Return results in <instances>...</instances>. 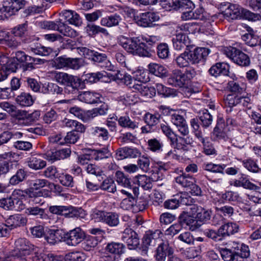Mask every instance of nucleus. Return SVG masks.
Returning a JSON list of instances; mask_svg holds the SVG:
<instances>
[{
  "label": "nucleus",
  "mask_w": 261,
  "mask_h": 261,
  "mask_svg": "<svg viewBox=\"0 0 261 261\" xmlns=\"http://www.w3.org/2000/svg\"><path fill=\"white\" fill-rule=\"evenodd\" d=\"M224 261H253L249 258L250 252L248 246L233 242L227 247L219 248Z\"/></svg>",
  "instance_id": "nucleus-1"
},
{
  "label": "nucleus",
  "mask_w": 261,
  "mask_h": 261,
  "mask_svg": "<svg viewBox=\"0 0 261 261\" xmlns=\"http://www.w3.org/2000/svg\"><path fill=\"white\" fill-rule=\"evenodd\" d=\"M118 44L128 54L143 57L140 37H126L123 35L118 38Z\"/></svg>",
  "instance_id": "nucleus-2"
},
{
  "label": "nucleus",
  "mask_w": 261,
  "mask_h": 261,
  "mask_svg": "<svg viewBox=\"0 0 261 261\" xmlns=\"http://www.w3.org/2000/svg\"><path fill=\"white\" fill-rule=\"evenodd\" d=\"M93 219L98 222H102L110 227H115L119 224V216L118 213L94 210L92 214Z\"/></svg>",
  "instance_id": "nucleus-3"
},
{
  "label": "nucleus",
  "mask_w": 261,
  "mask_h": 261,
  "mask_svg": "<svg viewBox=\"0 0 261 261\" xmlns=\"http://www.w3.org/2000/svg\"><path fill=\"white\" fill-rule=\"evenodd\" d=\"M49 211L52 214L63 215L67 218L82 217L85 215V211L82 208L71 206H50Z\"/></svg>",
  "instance_id": "nucleus-4"
},
{
  "label": "nucleus",
  "mask_w": 261,
  "mask_h": 261,
  "mask_svg": "<svg viewBox=\"0 0 261 261\" xmlns=\"http://www.w3.org/2000/svg\"><path fill=\"white\" fill-rule=\"evenodd\" d=\"M37 247L31 244L27 239L24 238H19L17 239L14 243V249L12 252V256L17 257L28 255L31 252L35 253Z\"/></svg>",
  "instance_id": "nucleus-5"
},
{
  "label": "nucleus",
  "mask_w": 261,
  "mask_h": 261,
  "mask_svg": "<svg viewBox=\"0 0 261 261\" xmlns=\"http://www.w3.org/2000/svg\"><path fill=\"white\" fill-rule=\"evenodd\" d=\"M224 51L227 57L238 65L246 67L250 65L249 57L242 50L236 47L229 46L226 48Z\"/></svg>",
  "instance_id": "nucleus-6"
},
{
  "label": "nucleus",
  "mask_w": 261,
  "mask_h": 261,
  "mask_svg": "<svg viewBox=\"0 0 261 261\" xmlns=\"http://www.w3.org/2000/svg\"><path fill=\"white\" fill-rule=\"evenodd\" d=\"M84 65V61L82 58H66L59 57L54 61V66L57 69L68 68L73 70H78Z\"/></svg>",
  "instance_id": "nucleus-7"
},
{
  "label": "nucleus",
  "mask_w": 261,
  "mask_h": 261,
  "mask_svg": "<svg viewBox=\"0 0 261 261\" xmlns=\"http://www.w3.org/2000/svg\"><path fill=\"white\" fill-rule=\"evenodd\" d=\"M86 238L85 232L80 227L64 232V242L69 246H76Z\"/></svg>",
  "instance_id": "nucleus-8"
},
{
  "label": "nucleus",
  "mask_w": 261,
  "mask_h": 261,
  "mask_svg": "<svg viewBox=\"0 0 261 261\" xmlns=\"http://www.w3.org/2000/svg\"><path fill=\"white\" fill-rule=\"evenodd\" d=\"M125 246L122 243L111 242L108 243L106 250L110 254L104 257L105 261H119L120 255L124 252Z\"/></svg>",
  "instance_id": "nucleus-9"
},
{
  "label": "nucleus",
  "mask_w": 261,
  "mask_h": 261,
  "mask_svg": "<svg viewBox=\"0 0 261 261\" xmlns=\"http://www.w3.org/2000/svg\"><path fill=\"white\" fill-rule=\"evenodd\" d=\"M141 39L143 57H151L160 40V37L157 36H150L147 37H141Z\"/></svg>",
  "instance_id": "nucleus-10"
},
{
  "label": "nucleus",
  "mask_w": 261,
  "mask_h": 261,
  "mask_svg": "<svg viewBox=\"0 0 261 261\" xmlns=\"http://www.w3.org/2000/svg\"><path fill=\"white\" fill-rule=\"evenodd\" d=\"M22 204L17 190H15L10 196L0 199V207L7 211L16 210L17 205Z\"/></svg>",
  "instance_id": "nucleus-11"
},
{
  "label": "nucleus",
  "mask_w": 261,
  "mask_h": 261,
  "mask_svg": "<svg viewBox=\"0 0 261 261\" xmlns=\"http://www.w3.org/2000/svg\"><path fill=\"white\" fill-rule=\"evenodd\" d=\"M121 239L126 243L128 248L130 250L136 249L140 244L138 234L129 228L124 229Z\"/></svg>",
  "instance_id": "nucleus-12"
},
{
  "label": "nucleus",
  "mask_w": 261,
  "mask_h": 261,
  "mask_svg": "<svg viewBox=\"0 0 261 261\" xmlns=\"http://www.w3.org/2000/svg\"><path fill=\"white\" fill-rule=\"evenodd\" d=\"M65 86V92L71 94H77L80 89L84 88V84L82 79L73 75H71Z\"/></svg>",
  "instance_id": "nucleus-13"
},
{
  "label": "nucleus",
  "mask_w": 261,
  "mask_h": 261,
  "mask_svg": "<svg viewBox=\"0 0 261 261\" xmlns=\"http://www.w3.org/2000/svg\"><path fill=\"white\" fill-rule=\"evenodd\" d=\"M27 219L21 215L15 214L11 215L5 221L4 225L8 230V236L11 230L16 228L24 225L27 223Z\"/></svg>",
  "instance_id": "nucleus-14"
},
{
  "label": "nucleus",
  "mask_w": 261,
  "mask_h": 261,
  "mask_svg": "<svg viewBox=\"0 0 261 261\" xmlns=\"http://www.w3.org/2000/svg\"><path fill=\"white\" fill-rule=\"evenodd\" d=\"M160 16L156 13L146 12L140 14L137 23L143 27H152L155 25L154 22L159 21Z\"/></svg>",
  "instance_id": "nucleus-15"
},
{
  "label": "nucleus",
  "mask_w": 261,
  "mask_h": 261,
  "mask_svg": "<svg viewBox=\"0 0 261 261\" xmlns=\"http://www.w3.org/2000/svg\"><path fill=\"white\" fill-rule=\"evenodd\" d=\"M174 249L168 241L161 243L155 251V257L157 261H165L166 257L173 254Z\"/></svg>",
  "instance_id": "nucleus-16"
},
{
  "label": "nucleus",
  "mask_w": 261,
  "mask_h": 261,
  "mask_svg": "<svg viewBox=\"0 0 261 261\" xmlns=\"http://www.w3.org/2000/svg\"><path fill=\"white\" fill-rule=\"evenodd\" d=\"M24 0H5L3 7V11L6 12L9 15L15 14L25 5Z\"/></svg>",
  "instance_id": "nucleus-17"
},
{
  "label": "nucleus",
  "mask_w": 261,
  "mask_h": 261,
  "mask_svg": "<svg viewBox=\"0 0 261 261\" xmlns=\"http://www.w3.org/2000/svg\"><path fill=\"white\" fill-rule=\"evenodd\" d=\"M71 154V150L69 148H63L58 150H50L45 154V159L53 163L56 161L63 160L69 157Z\"/></svg>",
  "instance_id": "nucleus-18"
},
{
  "label": "nucleus",
  "mask_w": 261,
  "mask_h": 261,
  "mask_svg": "<svg viewBox=\"0 0 261 261\" xmlns=\"http://www.w3.org/2000/svg\"><path fill=\"white\" fill-rule=\"evenodd\" d=\"M209 52V49L204 47H198L193 51L188 52L191 60V64L204 62Z\"/></svg>",
  "instance_id": "nucleus-19"
},
{
  "label": "nucleus",
  "mask_w": 261,
  "mask_h": 261,
  "mask_svg": "<svg viewBox=\"0 0 261 261\" xmlns=\"http://www.w3.org/2000/svg\"><path fill=\"white\" fill-rule=\"evenodd\" d=\"M175 140L171 142L170 144L173 146L174 149L182 150L184 152H188L191 149L190 145L192 143L193 140L190 137H181L177 136L174 138Z\"/></svg>",
  "instance_id": "nucleus-20"
},
{
  "label": "nucleus",
  "mask_w": 261,
  "mask_h": 261,
  "mask_svg": "<svg viewBox=\"0 0 261 261\" xmlns=\"http://www.w3.org/2000/svg\"><path fill=\"white\" fill-rule=\"evenodd\" d=\"M35 189L29 188L25 190H17L19 197L28 196L30 198H34V201L36 203H41V200H38L40 197L44 196L48 194V191L45 190H34Z\"/></svg>",
  "instance_id": "nucleus-21"
},
{
  "label": "nucleus",
  "mask_w": 261,
  "mask_h": 261,
  "mask_svg": "<svg viewBox=\"0 0 261 261\" xmlns=\"http://www.w3.org/2000/svg\"><path fill=\"white\" fill-rule=\"evenodd\" d=\"M190 125L192 128V133L197 140L200 142L203 147L207 144L210 140L208 138L204 137L201 131V127L199 124L198 119L197 118H193L190 120Z\"/></svg>",
  "instance_id": "nucleus-22"
},
{
  "label": "nucleus",
  "mask_w": 261,
  "mask_h": 261,
  "mask_svg": "<svg viewBox=\"0 0 261 261\" xmlns=\"http://www.w3.org/2000/svg\"><path fill=\"white\" fill-rule=\"evenodd\" d=\"M178 220L182 226L186 225L189 226V229L192 231L195 230L201 226L198 220L195 219L194 217L188 215V213L185 212H183L180 215Z\"/></svg>",
  "instance_id": "nucleus-23"
},
{
  "label": "nucleus",
  "mask_w": 261,
  "mask_h": 261,
  "mask_svg": "<svg viewBox=\"0 0 261 261\" xmlns=\"http://www.w3.org/2000/svg\"><path fill=\"white\" fill-rule=\"evenodd\" d=\"M100 97L99 93L90 91L82 92L77 96L79 100L88 104L97 103L100 101Z\"/></svg>",
  "instance_id": "nucleus-24"
},
{
  "label": "nucleus",
  "mask_w": 261,
  "mask_h": 261,
  "mask_svg": "<svg viewBox=\"0 0 261 261\" xmlns=\"http://www.w3.org/2000/svg\"><path fill=\"white\" fill-rule=\"evenodd\" d=\"M168 83L174 87H182L186 84V75L180 70H174L168 79Z\"/></svg>",
  "instance_id": "nucleus-25"
},
{
  "label": "nucleus",
  "mask_w": 261,
  "mask_h": 261,
  "mask_svg": "<svg viewBox=\"0 0 261 261\" xmlns=\"http://www.w3.org/2000/svg\"><path fill=\"white\" fill-rule=\"evenodd\" d=\"M45 239L51 245L64 241V232L60 229H49L45 234Z\"/></svg>",
  "instance_id": "nucleus-26"
},
{
  "label": "nucleus",
  "mask_w": 261,
  "mask_h": 261,
  "mask_svg": "<svg viewBox=\"0 0 261 261\" xmlns=\"http://www.w3.org/2000/svg\"><path fill=\"white\" fill-rule=\"evenodd\" d=\"M242 8L237 4H229L228 7L223 12V14L228 19H237L241 17Z\"/></svg>",
  "instance_id": "nucleus-27"
},
{
  "label": "nucleus",
  "mask_w": 261,
  "mask_h": 261,
  "mask_svg": "<svg viewBox=\"0 0 261 261\" xmlns=\"http://www.w3.org/2000/svg\"><path fill=\"white\" fill-rule=\"evenodd\" d=\"M231 185L236 187H242L244 189L251 190L257 191L260 189L258 186L251 182L249 178L244 174H242L238 179L234 180Z\"/></svg>",
  "instance_id": "nucleus-28"
},
{
  "label": "nucleus",
  "mask_w": 261,
  "mask_h": 261,
  "mask_svg": "<svg viewBox=\"0 0 261 261\" xmlns=\"http://www.w3.org/2000/svg\"><path fill=\"white\" fill-rule=\"evenodd\" d=\"M62 16L67 22L75 26H80L82 23L80 15L75 11L65 10L62 12Z\"/></svg>",
  "instance_id": "nucleus-29"
},
{
  "label": "nucleus",
  "mask_w": 261,
  "mask_h": 261,
  "mask_svg": "<svg viewBox=\"0 0 261 261\" xmlns=\"http://www.w3.org/2000/svg\"><path fill=\"white\" fill-rule=\"evenodd\" d=\"M163 236V233L161 230L156 229L154 231H149L144 236L143 242L144 245L147 246H154L156 244L158 240L160 241V239Z\"/></svg>",
  "instance_id": "nucleus-30"
},
{
  "label": "nucleus",
  "mask_w": 261,
  "mask_h": 261,
  "mask_svg": "<svg viewBox=\"0 0 261 261\" xmlns=\"http://www.w3.org/2000/svg\"><path fill=\"white\" fill-rule=\"evenodd\" d=\"M238 227L233 223H227L222 225L218 229V233L220 234L221 241L224 238L229 236L238 232Z\"/></svg>",
  "instance_id": "nucleus-31"
},
{
  "label": "nucleus",
  "mask_w": 261,
  "mask_h": 261,
  "mask_svg": "<svg viewBox=\"0 0 261 261\" xmlns=\"http://www.w3.org/2000/svg\"><path fill=\"white\" fill-rule=\"evenodd\" d=\"M46 165V162L40 155H33L28 159V166L35 170H41Z\"/></svg>",
  "instance_id": "nucleus-32"
},
{
  "label": "nucleus",
  "mask_w": 261,
  "mask_h": 261,
  "mask_svg": "<svg viewBox=\"0 0 261 261\" xmlns=\"http://www.w3.org/2000/svg\"><path fill=\"white\" fill-rule=\"evenodd\" d=\"M229 66L224 63H217L212 66L208 70L211 75L217 77L220 75H228Z\"/></svg>",
  "instance_id": "nucleus-33"
},
{
  "label": "nucleus",
  "mask_w": 261,
  "mask_h": 261,
  "mask_svg": "<svg viewBox=\"0 0 261 261\" xmlns=\"http://www.w3.org/2000/svg\"><path fill=\"white\" fill-rule=\"evenodd\" d=\"M92 61L98 63H101V67H104L106 69L110 71L114 70V66L107 60V56L105 54L99 53L95 51Z\"/></svg>",
  "instance_id": "nucleus-34"
},
{
  "label": "nucleus",
  "mask_w": 261,
  "mask_h": 261,
  "mask_svg": "<svg viewBox=\"0 0 261 261\" xmlns=\"http://www.w3.org/2000/svg\"><path fill=\"white\" fill-rule=\"evenodd\" d=\"M172 7L174 10L182 11L193 10L195 5L191 0H175L172 2Z\"/></svg>",
  "instance_id": "nucleus-35"
},
{
  "label": "nucleus",
  "mask_w": 261,
  "mask_h": 261,
  "mask_svg": "<svg viewBox=\"0 0 261 261\" xmlns=\"http://www.w3.org/2000/svg\"><path fill=\"white\" fill-rule=\"evenodd\" d=\"M181 172L182 174L175 177V181L177 184L187 190L193 182H196V181L193 176L187 174L182 171Z\"/></svg>",
  "instance_id": "nucleus-36"
},
{
  "label": "nucleus",
  "mask_w": 261,
  "mask_h": 261,
  "mask_svg": "<svg viewBox=\"0 0 261 261\" xmlns=\"http://www.w3.org/2000/svg\"><path fill=\"white\" fill-rule=\"evenodd\" d=\"M121 16L117 14L103 17L100 20V24L109 28L117 26L121 20Z\"/></svg>",
  "instance_id": "nucleus-37"
},
{
  "label": "nucleus",
  "mask_w": 261,
  "mask_h": 261,
  "mask_svg": "<svg viewBox=\"0 0 261 261\" xmlns=\"http://www.w3.org/2000/svg\"><path fill=\"white\" fill-rule=\"evenodd\" d=\"M198 121H200V124L203 128L208 127L212 123L213 120V116L208 111L204 109L199 112L198 118L196 117ZM199 123V122L198 121Z\"/></svg>",
  "instance_id": "nucleus-38"
},
{
  "label": "nucleus",
  "mask_w": 261,
  "mask_h": 261,
  "mask_svg": "<svg viewBox=\"0 0 261 261\" xmlns=\"http://www.w3.org/2000/svg\"><path fill=\"white\" fill-rule=\"evenodd\" d=\"M149 71L155 76L164 77L168 75V70L163 66L156 64L150 63L148 66Z\"/></svg>",
  "instance_id": "nucleus-39"
},
{
  "label": "nucleus",
  "mask_w": 261,
  "mask_h": 261,
  "mask_svg": "<svg viewBox=\"0 0 261 261\" xmlns=\"http://www.w3.org/2000/svg\"><path fill=\"white\" fill-rule=\"evenodd\" d=\"M134 89L138 91L142 96L151 98L155 96V90L152 87H148L142 84H134Z\"/></svg>",
  "instance_id": "nucleus-40"
},
{
  "label": "nucleus",
  "mask_w": 261,
  "mask_h": 261,
  "mask_svg": "<svg viewBox=\"0 0 261 261\" xmlns=\"http://www.w3.org/2000/svg\"><path fill=\"white\" fill-rule=\"evenodd\" d=\"M137 178L138 185L144 190H149L152 189L154 182L152 178L146 175H140L138 176Z\"/></svg>",
  "instance_id": "nucleus-41"
},
{
  "label": "nucleus",
  "mask_w": 261,
  "mask_h": 261,
  "mask_svg": "<svg viewBox=\"0 0 261 261\" xmlns=\"http://www.w3.org/2000/svg\"><path fill=\"white\" fill-rule=\"evenodd\" d=\"M58 31L64 36L70 38H75L78 35L75 30L61 21H59Z\"/></svg>",
  "instance_id": "nucleus-42"
},
{
  "label": "nucleus",
  "mask_w": 261,
  "mask_h": 261,
  "mask_svg": "<svg viewBox=\"0 0 261 261\" xmlns=\"http://www.w3.org/2000/svg\"><path fill=\"white\" fill-rule=\"evenodd\" d=\"M116 119L117 120L119 125L122 127L134 129L138 127V123L127 115L121 116L118 119L116 117Z\"/></svg>",
  "instance_id": "nucleus-43"
},
{
  "label": "nucleus",
  "mask_w": 261,
  "mask_h": 261,
  "mask_svg": "<svg viewBox=\"0 0 261 261\" xmlns=\"http://www.w3.org/2000/svg\"><path fill=\"white\" fill-rule=\"evenodd\" d=\"M99 189L114 193L117 190L114 180L110 177L106 178L99 185Z\"/></svg>",
  "instance_id": "nucleus-44"
},
{
  "label": "nucleus",
  "mask_w": 261,
  "mask_h": 261,
  "mask_svg": "<svg viewBox=\"0 0 261 261\" xmlns=\"http://www.w3.org/2000/svg\"><path fill=\"white\" fill-rule=\"evenodd\" d=\"M27 177V172L24 169H18L14 175L10 179L9 182L11 185H16L22 182Z\"/></svg>",
  "instance_id": "nucleus-45"
},
{
  "label": "nucleus",
  "mask_w": 261,
  "mask_h": 261,
  "mask_svg": "<svg viewBox=\"0 0 261 261\" xmlns=\"http://www.w3.org/2000/svg\"><path fill=\"white\" fill-rule=\"evenodd\" d=\"M34 101L32 95L28 93L22 92L16 98L17 103L23 107L30 106L33 105Z\"/></svg>",
  "instance_id": "nucleus-46"
},
{
  "label": "nucleus",
  "mask_w": 261,
  "mask_h": 261,
  "mask_svg": "<svg viewBox=\"0 0 261 261\" xmlns=\"http://www.w3.org/2000/svg\"><path fill=\"white\" fill-rule=\"evenodd\" d=\"M175 61L177 66L180 68L188 67L191 64L189 54L187 51L180 54L176 58Z\"/></svg>",
  "instance_id": "nucleus-47"
},
{
  "label": "nucleus",
  "mask_w": 261,
  "mask_h": 261,
  "mask_svg": "<svg viewBox=\"0 0 261 261\" xmlns=\"http://www.w3.org/2000/svg\"><path fill=\"white\" fill-rule=\"evenodd\" d=\"M226 165L225 164H215L212 163H204L202 165L203 170L213 173L224 174V170Z\"/></svg>",
  "instance_id": "nucleus-48"
},
{
  "label": "nucleus",
  "mask_w": 261,
  "mask_h": 261,
  "mask_svg": "<svg viewBox=\"0 0 261 261\" xmlns=\"http://www.w3.org/2000/svg\"><path fill=\"white\" fill-rule=\"evenodd\" d=\"M115 177V180L119 185L122 186L124 187L131 186L130 178L122 171H116Z\"/></svg>",
  "instance_id": "nucleus-49"
},
{
  "label": "nucleus",
  "mask_w": 261,
  "mask_h": 261,
  "mask_svg": "<svg viewBox=\"0 0 261 261\" xmlns=\"http://www.w3.org/2000/svg\"><path fill=\"white\" fill-rule=\"evenodd\" d=\"M98 244V240L96 238L89 236L82 242V248L86 251L93 250Z\"/></svg>",
  "instance_id": "nucleus-50"
},
{
  "label": "nucleus",
  "mask_w": 261,
  "mask_h": 261,
  "mask_svg": "<svg viewBox=\"0 0 261 261\" xmlns=\"http://www.w3.org/2000/svg\"><path fill=\"white\" fill-rule=\"evenodd\" d=\"M91 155H92V159L96 161H99L108 158L110 155V152L108 147H104L92 151Z\"/></svg>",
  "instance_id": "nucleus-51"
},
{
  "label": "nucleus",
  "mask_w": 261,
  "mask_h": 261,
  "mask_svg": "<svg viewBox=\"0 0 261 261\" xmlns=\"http://www.w3.org/2000/svg\"><path fill=\"white\" fill-rule=\"evenodd\" d=\"M223 125L224 124L222 123H220L218 122L214 128L213 135L215 140L219 141L220 140H225L227 136L224 131Z\"/></svg>",
  "instance_id": "nucleus-52"
},
{
  "label": "nucleus",
  "mask_w": 261,
  "mask_h": 261,
  "mask_svg": "<svg viewBox=\"0 0 261 261\" xmlns=\"http://www.w3.org/2000/svg\"><path fill=\"white\" fill-rule=\"evenodd\" d=\"M155 89L158 94L166 97L175 95V90L173 89L168 88L162 84L157 83L155 84Z\"/></svg>",
  "instance_id": "nucleus-53"
},
{
  "label": "nucleus",
  "mask_w": 261,
  "mask_h": 261,
  "mask_svg": "<svg viewBox=\"0 0 261 261\" xmlns=\"http://www.w3.org/2000/svg\"><path fill=\"white\" fill-rule=\"evenodd\" d=\"M91 134L96 138L107 140L109 137V134L107 129L101 127H95L91 129Z\"/></svg>",
  "instance_id": "nucleus-54"
},
{
  "label": "nucleus",
  "mask_w": 261,
  "mask_h": 261,
  "mask_svg": "<svg viewBox=\"0 0 261 261\" xmlns=\"http://www.w3.org/2000/svg\"><path fill=\"white\" fill-rule=\"evenodd\" d=\"M242 163L244 167L250 172L253 173L261 172V168L259 167L255 161L251 159L243 161Z\"/></svg>",
  "instance_id": "nucleus-55"
},
{
  "label": "nucleus",
  "mask_w": 261,
  "mask_h": 261,
  "mask_svg": "<svg viewBox=\"0 0 261 261\" xmlns=\"http://www.w3.org/2000/svg\"><path fill=\"white\" fill-rule=\"evenodd\" d=\"M28 23L25 22L17 25L12 29L11 33L14 36L21 38L23 37L28 31Z\"/></svg>",
  "instance_id": "nucleus-56"
},
{
  "label": "nucleus",
  "mask_w": 261,
  "mask_h": 261,
  "mask_svg": "<svg viewBox=\"0 0 261 261\" xmlns=\"http://www.w3.org/2000/svg\"><path fill=\"white\" fill-rule=\"evenodd\" d=\"M148 149L152 152H159L162 151L163 144L160 140L156 138L149 139L147 141Z\"/></svg>",
  "instance_id": "nucleus-57"
},
{
  "label": "nucleus",
  "mask_w": 261,
  "mask_h": 261,
  "mask_svg": "<svg viewBox=\"0 0 261 261\" xmlns=\"http://www.w3.org/2000/svg\"><path fill=\"white\" fill-rule=\"evenodd\" d=\"M160 129L162 133L170 140V143L175 140L174 138L176 135L166 122H164L160 124Z\"/></svg>",
  "instance_id": "nucleus-58"
},
{
  "label": "nucleus",
  "mask_w": 261,
  "mask_h": 261,
  "mask_svg": "<svg viewBox=\"0 0 261 261\" xmlns=\"http://www.w3.org/2000/svg\"><path fill=\"white\" fill-rule=\"evenodd\" d=\"M177 239L182 243L188 245H194L195 240L193 234L190 231H185L180 233Z\"/></svg>",
  "instance_id": "nucleus-59"
},
{
  "label": "nucleus",
  "mask_w": 261,
  "mask_h": 261,
  "mask_svg": "<svg viewBox=\"0 0 261 261\" xmlns=\"http://www.w3.org/2000/svg\"><path fill=\"white\" fill-rule=\"evenodd\" d=\"M24 82L27 83V87L34 92H40L41 83L36 79L30 77H26Z\"/></svg>",
  "instance_id": "nucleus-60"
},
{
  "label": "nucleus",
  "mask_w": 261,
  "mask_h": 261,
  "mask_svg": "<svg viewBox=\"0 0 261 261\" xmlns=\"http://www.w3.org/2000/svg\"><path fill=\"white\" fill-rule=\"evenodd\" d=\"M211 212L204 209L202 207L199 208V211L196 214V218L197 219L198 221L206 222L210 220L211 217Z\"/></svg>",
  "instance_id": "nucleus-61"
},
{
  "label": "nucleus",
  "mask_w": 261,
  "mask_h": 261,
  "mask_svg": "<svg viewBox=\"0 0 261 261\" xmlns=\"http://www.w3.org/2000/svg\"><path fill=\"white\" fill-rule=\"evenodd\" d=\"M160 115L147 113L144 116L145 123L149 126H154L159 122Z\"/></svg>",
  "instance_id": "nucleus-62"
},
{
  "label": "nucleus",
  "mask_w": 261,
  "mask_h": 261,
  "mask_svg": "<svg viewBox=\"0 0 261 261\" xmlns=\"http://www.w3.org/2000/svg\"><path fill=\"white\" fill-rule=\"evenodd\" d=\"M34 261H54V256L53 254H45L38 252V249L35 252L33 257Z\"/></svg>",
  "instance_id": "nucleus-63"
},
{
  "label": "nucleus",
  "mask_w": 261,
  "mask_h": 261,
  "mask_svg": "<svg viewBox=\"0 0 261 261\" xmlns=\"http://www.w3.org/2000/svg\"><path fill=\"white\" fill-rule=\"evenodd\" d=\"M66 261H84L85 255L81 252H74L68 253L66 255Z\"/></svg>",
  "instance_id": "nucleus-64"
}]
</instances>
